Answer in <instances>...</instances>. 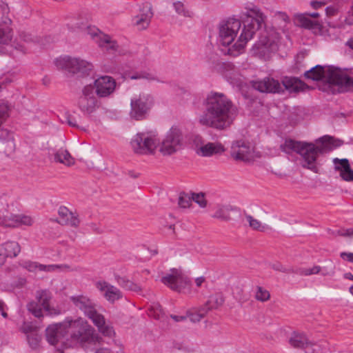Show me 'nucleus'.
<instances>
[{
  "label": "nucleus",
  "mask_w": 353,
  "mask_h": 353,
  "mask_svg": "<svg viewBox=\"0 0 353 353\" xmlns=\"http://www.w3.org/2000/svg\"><path fill=\"white\" fill-rule=\"evenodd\" d=\"M265 16L257 8L249 11L242 27L240 20L230 18L219 25V42L221 51L232 57L242 54L248 41L265 22Z\"/></svg>",
  "instance_id": "1"
},
{
  "label": "nucleus",
  "mask_w": 353,
  "mask_h": 353,
  "mask_svg": "<svg viewBox=\"0 0 353 353\" xmlns=\"http://www.w3.org/2000/svg\"><path fill=\"white\" fill-rule=\"evenodd\" d=\"M205 111L199 116L201 125L216 130L230 127L238 114L232 101L224 94L212 92L206 97Z\"/></svg>",
  "instance_id": "2"
},
{
  "label": "nucleus",
  "mask_w": 353,
  "mask_h": 353,
  "mask_svg": "<svg viewBox=\"0 0 353 353\" xmlns=\"http://www.w3.org/2000/svg\"><path fill=\"white\" fill-rule=\"evenodd\" d=\"M341 143V141H334L333 138L325 136L316 141V145L313 143H302L292 139H286L280 145L281 150L288 154L292 152L299 153L303 158L302 165L314 173L319 172L316 159L320 153L327 152L332 150L333 143Z\"/></svg>",
  "instance_id": "3"
},
{
  "label": "nucleus",
  "mask_w": 353,
  "mask_h": 353,
  "mask_svg": "<svg viewBox=\"0 0 353 353\" xmlns=\"http://www.w3.org/2000/svg\"><path fill=\"white\" fill-rule=\"evenodd\" d=\"M306 79L321 81L324 84L319 88L324 92H334L335 88L339 92H347L353 88V79L346 71L333 66L317 65L305 72Z\"/></svg>",
  "instance_id": "4"
},
{
  "label": "nucleus",
  "mask_w": 353,
  "mask_h": 353,
  "mask_svg": "<svg viewBox=\"0 0 353 353\" xmlns=\"http://www.w3.org/2000/svg\"><path fill=\"white\" fill-rule=\"evenodd\" d=\"M63 326L66 327L68 334L66 341H63L64 348L90 343L96 338L94 328L81 317L75 319L67 317L63 321Z\"/></svg>",
  "instance_id": "5"
},
{
  "label": "nucleus",
  "mask_w": 353,
  "mask_h": 353,
  "mask_svg": "<svg viewBox=\"0 0 353 353\" xmlns=\"http://www.w3.org/2000/svg\"><path fill=\"white\" fill-rule=\"evenodd\" d=\"M70 301L85 316L92 320L101 333L107 336L114 334L112 326L105 322L104 316L97 311L96 303L88 296L83 294L72 296Z\"/></svg>",
  "instance_id": "6"
},
{
  "label": "nucleus",
  "mask_w": 353,
  "mask_h": 353,
  "mask_svg": "<svg viewBox=\"0 0 353 353\" xmlns=\"http://www.w3.org/2000/svg\"><path fill=\"white\" fill-rule=\"evenodd\" d=\"M130 145L137 154H154L159 145L158 134L153 131L137 133L131 139Z\"/></svg>",
  "instance_id": "7"
},
{
  "label": "nucleus",
  "mask_w": 353,
  "mask_h": 353,
  "mask_svg": "<svg viewBox=\"0 0 353 353\" xmlns=\"http://www.w3.org/2000/svg\"><path fill=\"white\" fill-rule=\"evenodd\" d=\"M183 134L177 127H172L159 142V151L163 156H170L179 151L183 145Z\"/></svg>",
  "instance_id": "8"
},
{
  "label": "nucleus",
  "mask_w": 353,
  "mask_h": 353,
  "mask_svg": "<svg viewBox=\"0 0 353 353\" xmlns=\"http://www.w3.org/2000/svg\"><path fill=\"white\" fill-rule=\"evenodd\" d=\"M57 65L72 73L85 74L92 70V63L76 57H65L57 60Z\"/></svg>",
  "instance_id": "9"
},
{
  "label": "nucleus",
  "mask_w": 353,
  "mask_h": 353,
  "mask_svg": "<svg viewBox=\"0 0 353 353\" xmlns=\"http://www.w3.org/2000/svg\"><path fill=\"white\" fill-rule=\"evenodd\" d=\"M78 105L82 112L91 114L99 107V103L92 84L85 85L78 99Z\"/></svg>",
  "instance_id": "10"
},
{
  "label": "nucleus",
  "mask_w": 353,
  "mask_h": 353,
  "mask_svg": "<svg viewBox=\"0 0 353 353\" xmlns=\"http://www.w3.org/2000/svg\"><path fill=\"white\" fill-rule=\"evenodd\" d=\"M280 37L274 30H270L263 32L259 40L254 44V48L258 50L261 55H265L277 50V43Z\"/></svg>",
  "instance_id": "11"
},
{
  "label": "nucleus",
  "mask_w": 353,
  "mask_h": 353,
  "mask_svg": "<svg viewBox=\"0 0 353 353\" xmlns=\"http://www.w3.org/2000/svg\"><path fill=\"white\" fill-rule=\"evenodd\" d=\"M153 103V97L147 93H141L131 99L130 116L137 120L141 119Z\"/></svg>",
  "instance_id": "12"
},
{
  "label": "nucleus",
  "mask_w": 353,
  "mask_h": 353,
  "mask_svg": "<svg viewBox=\"0 0 353 353\" xmlns=\"http://www.w3.org/2000/svg\"><path fill=\"white\" fill-rule=\"evenodd\" d=\"M161 282L172 290L181 292L189 285L190 281L181 270L172 269L170 273L163 276Z\"/></svg>",
  "instance_id": "13"
},
{
  "label": "nucleus",
  "mask_w": 353,
  "mask_h": 353,
  "mask_svg": "<svg viewBox=\"0 0 353 353\" xmlns=\"http://www.w3.org/2000/svg\"><path fill=\"white\" fill-rule=\"evenodd\" d=\"M95 94L100 98L108 97L115 90L116 81L110 76H101L94 80L93 84Z\"/></svg>",
  "instance_id": "14"
},
{
  "label": "nucleus",
  "mask_w": 353,
  "mask_h": 353,
  "mask_svg": "<svg viewBox=\"0 0 353 353\" xmlns=\"http://www.w3.org/2000/svg\"><path fill=\"white\" fill-rule=\"evenodd\" d=\"M46 339L49 343L56 345L61 343L64 347L63 341L68 337L67 329L63 326V321L49 325L46 330Z\"/></svg>",
  "instance_id": "15"
},
{
  "label": "nucleus",
  "mask_w": 353,
  "mask_h": 353,
  "mask_svg": "<svg viewBox=\"0 0 353 353\" xmlns=\"http://www.w3.org/2000/svg\"><path fill=\"white\" fill-rule=\"evenodd\" d=\"M230 154L236 161L248 162L253 159V149L249 143L238 140L232 143Z\"/></svg>",
  "instance_id": "16"
},
{
  "label": "nucleus",
  "mask_w": 353,
  "mask_h": 353,
  "mask_svg": "<svg viewBox=\"0 0 353 353\" xmlns=\"http://www.w3.org/2000/svg\"><path fill=\"white\" fill-rule=\"evenodd\" d=\"M23 267L32 272H54V271H73L74 269L71 268L70 266L62 264V265H43L40 264L37 262L33 261H26L23 264Z\"/></svg>",
  "instance_id": "17"
},
{
  "label": "nucleus",
  "mask_w": 353,
  "mask_h": 353,
  "mask_svg": "<svg viewBox=\"0 0 353 353\" xmlns=\"http://www.w3.org/2000/svg\"><path fill=\"white\" fill-rule=\"evenodd\" d=\"M152 16V6L148 3H144L140 8L139 12L133 17V25L139 30H145L149 26Z\"/></svg>",
  "instance_id": "18"
},
{
  "label": "nucleus",
  "mask_w": 353,
  "mask_h": 353,
  "mask_svg": "<svg viewBox=\"0 0 353 353\" xmlns=\"http://www.w3.org/2000/svg\"><path fill=\"white\" fill-rule=\"evenodd\" d=\"M34 219L26 214H10L1 218V224L8 228H18L21 225L31 226Z\"/></svg>",
  "instance_id": "19"
},
{
  "label": "nucleus",
  "mask_w": 353,
  "mask_h": 353,
  "mask_svg": "<svg viewBox=\"0 0 353 353\" xmlns=\"http://www.w3.org/2000/svg\"><path fill=\"white\" fill-rule=\"evenodd\" d=\"M299 274L301 276H308L321 274L323 276H333L335 274V265L330 261L325 266L314 265L311 267L302 268L299 270Z\"/></svg>",
  "instance_id": "20"
},
{
  "label": "nucleus",
  "mask_w": 353,
  "mask_h": 353,
  "mask_svg": "<svg viewBox=\"0 0 353 353\" xmlns=\"http://www.w3.org/2000/svg\"><path fill=\"white\" fill-rule=\"evenodd\" d=\"M58 214V223L59 224L73 228H77L79 225L80 220L79 215L75 212L70 210L65 206L59 207Z\"/></svg>",
  "instance_id": "21"
},
{
  "label": "nucleus",
  "mask_w": 353,
  "mask_h": 353,
  "mask_svg": "<svg viewBox=\"0 0 353 353\" xmlns=\"http://www.w3.org/2000/svg\"><path fill=\"white\" fill-rule=\"evenodd\" d=\"M252 86L254 89L261 92H279L282 90L280 83L273 78L266 77L263 80L252 82Z\"/></svg>",
  "instance_id": "22"
},
{
  "label": "nucleus",
  "mask_w": 353,
  "mask_h": 353,
  "mask_svg": "<svg viewBox=\"0 0 353 353\" xmlns=\"http://www.w3.org/2000/svg\"><path fill=\"white\" fill-rule=\"evenodd\" d=\"M19 37L26 43L38 44L41 46H46L55 41V39L50 35L38 36L32 32L26 30L20 32Z\"/></svg>",
  "instance_id": "23"
},
{
  "label": "nucleus",
  "mask_w": 353,
  "mask_h": 353,
  "mask_svg": "<svg viewBox=\"0 0 353 353\" xmlns=\"http://www.w3.org/2000/svg\"><path fill=\"white\" fill-rule=\"evenodd\" d=\"M334 170L339 172L341 179L347 182L353 181V170L347 159L334 158L333 159Z\"/></svg>",
  "instance_id": "24"
},
{
  "label": "nucleus",
  "mask_w": 353,
  "mask_h": 353,
  "mask_svg": "<svg viewBox=\"0 0 353 353\" xmlns=\"http://www.w3.org/2000/svg\"><path fill=\"white\" fill-rule=\"evenodd\" d=\"M12 21L10 17H0V45H8L13 38Z\"/></svg>",
  "instance_id": "25"
},
{
  "label": "nucleus",
  "mask_w": 353,
  "mask_h": 353,
  "mask_svg": "<svg viewBox=\"0 0 353 353\" xmlns=\"http://www.w3.org/2000/svg\"><path fill=\"white\" fill-rule=\"evenodd\" d=\"M96 287L110 302L113 303L122 297V294L117 288L105 281H98Z\"/></svg>",
  "instance_id": "26"
},
{
  "label": "nucleus",
  "mask_w": 353,
  "mask_h": 353,
  "mask_svg": "<svg viewBox=\"0 0 353 353\" xmlns=\"http://www.w3.org/2000/svg\"><path fill=\"white\" fill-rule=\"evenodd\" d=\"M282 84L290 93H299L308 88V86L299 79L292 77H285Z\"/></svg>",
  "instance_id": "27"
},
{
  "label": "nucleus",
  "mask_w": 353,
  "mask_h": 353,
  "mask_svg": "<svg viewBox=\"0 0 353 353\" xmlns=\"http://www.w3.org/2000/svg\"><path fill=\"white\" fill-rule=\"evenodd\" d=\"M35 298L43 308L50 314H59L60 311L54 308H51L50 301L52 299V294L48 290H39L36 292Z\"/></svg>",
  "instance_id": "28"
},
{
  "label": "nucleus",
  "mask_w": 353,
  "mask_h": 353,
  "mask_svg": "<svg viewBox=\"0 0 353 353\" xmlns=\"http://www.w3.org/2000/svg\"><path fill=\"white\" fill-rule=\"evenodd\" d=\"M0 149L7 154H10L14 150L12 134L3 128L0 129Z\"/></svg>",
  "instance_id": "29"
},
{
  "label": "nucleus",
  "mask_w": 353,
  "mask_h": 353,
  "mask_svg": "<svg viewBox=\"0 0 353 353\" xmlns=\"http://www.w3.org/2000/svg\"><path fill=\"white\" fill-rule=\"evenodd\" d=\"M101 40L99 46L108 52L114 54H123V50L120 48L116 41L112 39L109 35H101Z\"/></svg>",
  "instance_id": "30"
},
{
  "label": "nucleus",
  "mask_w": 353,
  "mask_h": 353,
  "mask_svg": "<svg viewBox=\"0 0 353 353\" xmlns=\"http://www.w3.org/2000/svg\"><path fill=\"white\" fill-rule=\"evenodd\" d=\"M223 151V146L221 143H208L199 147L196 152L199 155L202 157H210L214 154L222 153Z\"/></svg>",
  "instance_id": "31"
},
{
  "label": "nucleus",
  "mask_w": 353,
  "mask_h": 353,
  "mask_svg": "<svg viewBox=\"0 0 353 353\" xmlns=\"http://www.w3.org/2000/svg\"><path fill=\"white\" fill-rule=\"evenodd\" d=\"M54 161L66 166H72L75 163L74 159L67 150L63 148H60L54 153Z\"/></svg>",
  "instance_id": "32"
},
{
  "label": "nucleus",
  "mask_w": 353,
  "mask_h": 353,
  "mask_svg": "<svg viewBox=\"0 0 353 353\" xmlns=\"http://www.w3.org/2000/svg\"><path fill=\"white\" fill-rule=\"evenodd\" d=\"M295 23L303 28L309 30H315L320 28V24L317 21H313L305 14H298L295 15Z\"/></svg>",
  "instance_id": "33"
},
{
  "label": "nucleus",
  "mask_w": 353,
  "mask_h": 353,
  "mask_svg": "<svg viewBox=\"0 0 353 353\" xmlns=\"http://www.w3.org/2000/svg\"><path fill=\"white\" fill-rule=\"evenodd\" d=\"M234 208L230 205H219L216 207L212 217L222 221H230L231 220V212Z\"/></svg>",
  "instance_id": "34"
},
{
  "label": "nucleus",
  "mask_w": 353,
  "mask_h": 353,
  "mask_svg": "<svg viewBox=\"0 0 353 353\" xmlns=\"http://www.w3.org/2000/svg\"><path fill=\"white\" fill-rule=\"evenodd\" d=\"M290 345L296 348H305L306 353H314V350H309L311 343L304 335L294 334L289 341Z\"/></svg>",
  "instance_id": "35"
},
{
  "label": "nucleus",
  "mask_w": 353,
  "mask_h": 353,
  "mask_svg": "<svg viewBox=\"0 0 353 353\" xmlns=\"http://www.w3.org/2000/svg\"><path fill=\"white\" fill-rule=\"evenodd\" d=\"M6 257H15L21 252V247L16 241H8L0 245Z\"/></svg>",
  "instance_id": "36"
},
{
  "label": "nucleus",
  "mask_w": 353,
  "mask_h": 353,
  "mask_svg": "<svg viewBox=\"0 0 353 353\" xmlns=\"http://www.w3.org/2000/svg\"><path fill=\"white\" fill-rule=\"evenodd\" d=\"M128 78L131 80L145 79L149 81L163 82V81H160L154 74L146 70L133 72L128 76Z\"/></svg>",
  "instance_id": "37"
},
{
  "label": "nucleus",
  "mask_w": 353,
  "mask_h": 353,
  "mask_svg": "<svg viewBox=\"0 0 353 353\" xmlns=\"http://www.w3.org/2000/svg\"><path fill=\"white\" fill-rule=\"evenodd\" d=\"M173 8L176 13L183 17H192L193 12L188 9L183 2L177 1L173 3Z\"/></svg>",
  "instance_id": "38"
},
{
  "label": "nucleus",
  "mask_w": 353,
  "mask_h": 353,
  "mask_svg": "<svg viewBox=\"0 0 353 353\" xmlns=\"http://www.w3.org/2000/svg\"><path fill=\"white\" fill-rule=\"evenodd\" d=\"M223 302L224 299L223 296L216 294L209 297L208 300L206 301V305H208L209 308L212 310L219 308L223 304Z\"/></svg>",
  "instance_id": "39"
},
{
  "label": "nucleus",
  "mask_w": 353,
  "mask_h": 353,
  "mask_svg": "<svg viewBox=\"0 0 353 353\" xmlns=\"http://www.w3.org/2000/svg\"><path fill=\"white\" fill-rule=\"evenodd\" d=\"M245 219L249 223V226L253 230L263 232L267 229V226L265 225H263L261 221L251 215H245Z\"/></svg>",
  "instance_id": "40"
},
{
  "label": "nucleus",
  "mask_w": 353,
  "mask_h": 353,
  "mask_svg": "<svg viewBox=\"0 0 353 353\" xmlns=\"http://www.w3.org/2000/svg\"><path fill=\"white\" fill-rule=\"evenodd\" d=\"M254 298L258 301L265 302L270 299V292L261 286H256Z\"/></svg>",
  "instance_id": "41"
},
{
  "label": "nucleus",
  "mask_w": 353,
  "mask_h": 353,
  "mask_svg": "<svg viewBox=\"0 0 353 353\" xmlns=\"http://www.w3.org/2000/svg\"><path fill=\"white\" fill-rule=\"evenodd\" d=\"M39 304V303L32 301L27 305L28 310L37 318L43 316L42 308Z\"/></svg>",
  "instance_id": "42"
},
{
  "label": "nucleus",
  "mask_w": 353,
  "mask_h": 353,
  "mask_svg": "<svg viewBox=\"0 0 353 353\" xmlns=\"http://www.w3.org/2000/svg\"><path fill=\"white\" fill-rule=\"evenodd\" d=\"M86 32L98 45H99V41L101 40V35H105L95 27H88Z\"/></svg>",
  "instance_id": "43"
},
{
  "label": "nucleus",
  "mask_w": 353,
  "mask_h": 353,
  "mask_svg": "<svg viewBox=\"0 0 353 353\" xmlns=\"http://www.w3.org/2000/svg\"><path fill=\"white\" fill-rule=\"evenodd\" d=\"M192 201V194L190 195L184 192L180 194L178 203L181 208H186L190 207Z\"/></svg>",
  "instance_id": "44"
},
{
  "label": "nucleus",
  "mask_w": 353,
  "mask_h": 353,
  "mask_svg": "<svg viewBox=\"0 0 353 353\" xmlns=\"http://www.w3.org/2000/svg\"><path fill=\"white\" fill-rule=\"evenodd\" d=\"M191 194L192 201L196 203L201 208H204L207 206V201L203 193H192Z\"/></svg>",
  "instance_id": "45"
},
{
  "label": "nucleus",
  "mask_w": 353,
  "mask_h": 353,
  "mask_svg": "<svg viewBox=\"0 0 353 353\" xmlns=\"http://www.w3.org/2000/svg\"><path fill=\"white\" fill-rule=\"evenodd\" d=\"M119 283L124 288L138 292L141 290V288L136 283H134L133 282L126 280L123 278L119 280Z\"/></svg>",
  "instance_id": "46"
},
{
  "label": "nucleus",
  "mask_w": 353,
  "mask_h": 353,
  "mask_svg": "<svg viewBox=\"0 0 353 353\" xmlns=\"http://www.w3.org/2000/svg\"><path fill=\"white\" fill-rule=\"evenodd\" d=\"M27 339L30 346L32 349L38 347L41 341V337L37 332L27 335Z\"/></svg>",
  "instance_id": "47"
},
{
  "label": "nucleus",
  "mask_w": 353,
  "mask_h": 353,
  "mask_svg": "<svg viewBox=\"0 0 353 353\" xmlns=\"http://www.w3.org/2000/svg\"><path fill=\"white\" fill-rule=\"evenodd\" d=\"M187 314L190 320L193 323L199 322L202 319L199 313L196 312V310L195 308H192L187 312Z\"/></svg>",
  "instance_id": "48"
},
{
  "label": "nucleus",
  "mask_w": 353,
  "mask_h": 353,
  "mask_svg": "<svg viewBox=\"0 0 353 353\" xmlns=\"http://www.w3.org/2000/svg\"><path fill=\"white\" fill-rule=\"evenodd\" d=\"M10 8L8 5L3 1L0 0V17H10Z\"/></svg>",
  "instance_id": "49"
},
{
  "label": "nucleus",
  "mask_w": 353,
  "mask_h": 353,
  "mask_svg": "<svg viewBox=\"0 0 353 353\" xmlns=\"http://www.w3.org/2000/svg\"><path fill=\"white\" fill-rule=\"evenodd\" d=\"M62 123H66L70 126L78 128V125L75 119L70 114H65L63 118L61 119Z\"/></svg>",
  "instance_id": "50"
},
{
  "label": "nucleus",
  "mask_w": 353,
  "mask_h": 353,
  "mask_svg": "<svg viewBox=\"0 0 353 353\" xmlns=\"http://www.w3.org/2000/svg\"><path fill=\"white\" fill-rule=\"evenodd\" d=\"M194 308L196 310V312L199 313L200 317H201L202 319L204 318L207 315V314L211 310L208 306V305H206V303L201 307Z\"/></svg>",
  "instance_id": "51"
},
{
  "label": "nucleus",
  "mask_w": 353,
  "mask_h": 353,
  "mask_svg": "<svg viewBox=\"0 0 353 353\" xmlns=\"http://www.w3.org/2000/svg\"><path fill=\"white\" fill-rule=\"evenodd\" d=\"M21 330L28 335L35 332L34 327L29 323H23L21 327Z\"/></svg>",
  "instance_id": "52"
},
{
  "label": "nucleus",
  "mask_w": 353,
  "mask_h": 353,
  "mask_svg": "<svg viewBox=\"0 0 353 353\" xmlns=\"http://www.w3.org/2000/svg\"><path fill=\"white\" fill-rule=\"evenodd\" d=\"M340 257L345 261L353 263V253L352 252H341Z\"/></svg>",
  "instance_id": "53"
},
{
  "label": "nucleus",
  "mask_w": 353,
  "mask_h": 353,
  "mask_svg": "<svg viewBox=\"0 0 353 353\" xmlns=\"http://www.w3.org/2000/svg\"><path fill=\"white\" fill-rule=\"evenodd\" d=\"M338 233L342 236L353 237V228L347 229L344 232H339Z\"/></svg>",
  "instance_id": "54"
},
{
  "label": "nucleus",
  "mask_w": 353,
  "mask_h": 353,
  "mask_svg": "<svg viewBox=\"0 0 353 353\" xmlns=\"http://www.w3.org/2000/svg\"><path fill=\"white\" fill-rule=\"evenodd\" d=\"M310 5L314 9H318L323 6L325 5V3L323 1H314L310 2Z\"/></svg>",
  "instance_id": "55"
},
{
  "label": "nucleus",
  "mask_w": 353,
  "mask_h": 353,
  "mask_svg": "<svg viewBox=\"0 0 353 353\" xmlns=\"http://www.w3.org/2000/svg\"><path fill=\"white\" fill-rule=\"evenodd\" d=\"M5 307H6V305H5L4 302L3 301L0 300V312L1 313V316L3 318H7L8 314L5 311Z\"/></svg>",
  "instance_id": "56"
},
{
  "label": "nucleus",
  "mask_w": 353,
  "mask_h": 353,
  "mask_svg": "<svg viewBox=\"0 0 353 353\" xmlns=\"http://www.w3.org/2000/svg\"><path fill=\"white\" fill-rule=\"evenodd\" d=\"M88 226L94 231L98 232V233H101L102 232V230L100 227H99L97 225V224L94 223H90Z\"/></svg>",
  "instance_id": "57"
},
{
  "label": "nucleus",
  "mask_w": 353,
  "mask_h": 353,
  "mask_svg": "<svg viewBox=\"0 0 353 353\" xmlns=\"http://www.w3.org/2000/svg\"><path fill=\"white\" fill-rule=\"evenodd\" d=\"M327 15H334L336 12V9L332 6L327 7L325 9Z\"/></svg>",
  "instance_id": "58"
},
{
  "label": "nucleus",
  "mask_w": 353,
  "mask_h": 353,
  "mask_svg": "<svg viewBox=\"0 0 353 353\" xmlns=\"http://www.w3.org/2000/svg\"><path fill=\"white\" fill-rule=\"evenodd\" d=\"M273 268L276 270L280 271V272H287V270L280 263H276L273 265Z\"/></svg>",
  "instance_id": "59"
},
{
  "label": "nucleus",
  "mask_w": 353,
  "mask_h": 353,
  "mask_svg": "<svg viewBox=\"0 0 353 353\" xmlns=\"http://www.w3.org/2000/svg\"><path fill=\"white\" fill-rule=\"evenodd\" d=\"M170 317L176 322L182 321L186 319L185 316L171 315Z\"/></svg>",
  "instance_id": "60"
},
{
  "label": "nucleus",
  "mask_w": 353,
  "mask_h": 353,
  "mask_svg": "<svg viewBox=\"0 0 353 353\" xmlns=\"http://www.w3.org/2000/svg\"><path fill=\"white\" fill-rule=\"evenodd\" d=\"M6 258L4 253L0 249V268L5 263Z\"/></svg>",
  "instance_id": "61"
},
{
  "label": "nucleus",
  "mask_w": 353,
  "mask_h": 353,
  "mask_svg": "<svg viewBox=\"0 0 353 353\" xmlns=\"http://www.w3.org/2000/svg\"><path fill=\"white\" fill-rule=\"evenodd\" d=\"M205 281V278L203 277V276H201V277H198L195 280V283H196V285L198 286V287H200L203 283Z\"/></svg>",
  "instance_id": "62"
},
{
  "label": "nucleus",
  "mask_w": 353,
  "mask_h": 353,
  "mask_svg": "<svg viewBox=\"0 0 353 353\" xmlns=\"http://www.w3.org/2000/svg\"><path fill=\"white\" fill-rule=\"evenodd\" d=\"M278 16L284 21H288L289 18L285 13L279 12Z\"/></svg>",
  "instance_id": "63"
},
{
  "label": "nucleus",
  "mask_w": 353,
  "mask_h": 353,
  "mask_svg": "<svg viewBox=\"0 0 353 353\" xmlns=\"http://www.w3.org/2000/svg\"><path fill=\"white\" fill-rule=\"evenodd\" d=\"M95 353H112L109 349L108 348H99L98 349Z\"/></svg>",
  "instance_id": "64"
}]
</instances>
